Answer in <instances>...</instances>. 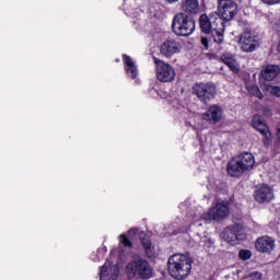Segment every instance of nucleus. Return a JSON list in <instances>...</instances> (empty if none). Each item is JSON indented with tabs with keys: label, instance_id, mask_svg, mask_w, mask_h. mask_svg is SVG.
<instances>
[{
	"label": "nucleus",
	"instance_id": "21",
	"mask_svg": "<svg viewBox=\"0 0 280 280\" xmlns=\"http://www.w3.org/2000/svg\"><path fill=\"white\" fill-rule=\"evenodd\" d=\"M280 73V68L279 66H267L265 69L261 71V75L264 80H267V82H271V80H275L277 75Z\"/></svg>",
	"mask_w": 280,
	"mask_h": 280
},
{
	"label": "nucleus",
	"instance_id": "10",
	"mask_svg": "<svg viewBox=\"0 0 280 280\" xmlns=\"http://www.w3.org/2000/svg\"><path fill=\"white\" fill-rule=\"evenodd\" d=\"M254 197L256 202L264 205L266 202H271L275 199V191L270 186L262 184L256 188Z\"/></svg>",
	"mask_w": 280,
	"mask_h": 280
},
{
	"label": "nucleus",
	"instance_id": "17",
	"mask_svg": "<svg viewBox=\"0 0 280 280\" xmlns=\"http://www.w3.org/2000/svg\"><path fill=\"white\" fill-rule=\"evenodd\" d=\"M244 172L246 171L242 167V164L238 162L237 158L232 159L228 163V174H230L232 177L240 178Z\"/></svg>",
	"mask_w": 280,
	"mask_h": 280
},
{
	"label": "nucleus",
	"instance_id": "25",
	"mask_svg": "<svg viewBox=\"0 0 280 280\" xmlns=\"http://www.w3.org/2000/svg\"><path fill=\"white\" fill-rule=\"evenodd\" d=\"M238 257L243 261H248V259H250V257H253V252H250L249 249H241L238 252Z\"/></svg>",
	"mask_w": 280,
	"mask_h": 280
},
{
	"label": "nucleus",
	"instance_id": "28",
	"mask_svg": "<svg viewBox=\"0 0 280 280\" xmlns=\"http://www.w3.org/2000/svg\"><path fill=\"white\" fill-rule=\"evenodd\" d=\"M119 242L120 244H122L124 246H126L127 248H132V242H130V240H128V237L126 236V234H121L119 236Z\"/></svg>",
	"mask_w": 280,
	"mask_h": 280
},
{
	"label": "nucleus",
	"instance_id": "12",
	"mask_svg": "<svg viewBox=\"0 0 280 280\" xmlns=\"http://www.w3.org/2000/svg\"><path fill=\"white\" fill-rule=\"evenodd\" d=\"M100 275L101 280H116L119 277V267L107 261L101 268Z\"/></svg>",
	"mask_w": 280,
	"mask_h": 280
},
{
	"label": "nucleus",
	"instance_id": "3",
	"mask_svg": "<svg viewBox=\"0 0 280 280\" xmlns=\"http://www.w3.org/2000/svg\"><path fill=\"white\" fill-rule=\"evenodd\" d=\"M127 272L139 279H152L154 270L148 260L137 257L127 265Z\"/></svg>",
	"mask_w": 280,
	"mask_h": 280
},
{
	"label": "nucleus",
	"instance_id": "7",
	"mask_svg": "<svg viewBox=\"0 0 280 280\" xmlns=\"http://www.w3.org/2000/svg\"><path fill=\"white\" fill-rule=\"evenodd\" d=\"M238 45L245 54H253V51L259 47V39L257 38V35H254L250 28H245L240 35Z\"/></svg>",
	"mask_w": 280,
	"mask_h": 280
},
{
	"label": "nucleus",
	"instance_id": "4",
	"mask_svg": "<svg viewBox=\"0 0 280 280\" xmlns=\"http://www.w3.org/2000/svg\"><path fill=\"white\" fill-rule=\"evenodd\" d=\"M192 95H196L202 104H209L218 95V86L213 82H200L192 86Z\"/></svg>",
	"mask_w": 280,
	"mask_h": 280
},
{
	"label": "nucleus",
	"instance_id": "24",
	"mask_svg": "<svg viewBox=\"0 0 280 280\" xmlns=\"http://www.w3.org/2000/svg\"><path fill=\"white\" fill-rule=\"evenodd\" d=\"M211 34L213 36L214 43L218 45H222V43H224V32L212 31Z\"/></svg>",
	"mask_w": 280,
	"mask_h": 280
},
{
	"label": "nucleus",
	"instance_id": "18",
	"mask_svg": "<svg viewBox=\"0 0 280 280\" xmlns=\"http://www.w3.org/2000/svg\"><path fill=\"white\" fill-rule=\"evenodd\" d=\"M236 160L240 162L242 168L245 172L253 170V167L255 166V156H253L252 153L245 152L243 154H240Z\"/></svg>",
	"mask_w": 280,
	"mask_h": 280
},
{
	"label": "nucleus",
	"instance_id": "23",
	"mask_svg": "<svg viewBox=\"0 0 280 280\" xmlns=\"http://www.w3.org/2000/svg\"><path fill=\"white\" fill-rule=\"evenodd\" d=\"M220 60L226 65L233 73H237L240 69L237 68V62L235 61V58H233V55L225 52L221 55Z\"/></svg>",
	"mask_w": 280,
	"mask_h": 280
},
{
	"label": "nucleus",
	"instance_id": "6",
	"mask_svg": "<svg viewBox=\"0 0 280 280\" xmlns=\"http://www.w3.org/2000/svg\"><path fill=\"white\" fill-rule=\"evenodd\" d=\"M226 215H229V202L218 201L214 207L210 208L207 213L201 215V220H205V222H211L212 220L220 222V220H224Z\"/></svg>",
	"mask_w": 280,
	"mask_h": 280
},
{
	"label": "nucleus",
	"instance_id": "9",
	"mask_svg": "<svg viewBox=\"0 0 280 280\" xmlns=\"http://www.w3.org/2000/svg\"><path fill=\"white\" fill-rule=\"evenodd\" d=\"M156 65V78L160 82H172L176 78V71L174 68L163 62L162 60L155 59Z\"/></svg>",
	"mask_w": 280,
	"mask_h": 280
},
{
	"label": "nucleus",
	"instance_id": "27",
	"mask_svg": "<svg viewBox=\"0 0 280 280\" xmlns=\"http://www.w3.org/2000/svg\"><path fill=\"white\" fill-rule=\"evenodd\" d=\"M249 93H250V95H254V97H258V100L264 98V94H261V91L259 90V88L257 85H252L249 88Z\"/></svg>",
	"mask_w": 280,
	"mask_h": 280
},
{
	"label": "nucleus",
	"instance_id": "32",
	"mask_svg": "<svg viewBox=\"0 0 280 280\" xmlns=\"http://www.w3.org/2000/svg\"><path fill=\"white\" fill-rule=\"evenodd\" d=\"M137 233H139V230L135 228L128 231L129 236L137 235Z\"/></svg>",
	"mask_w": 280,
	"mask_h": 280
},
{
	"label": "nucleus",
	"instance_id": "13",
	"mask_svg": "<svg viewBox=\"0 0 280 280\" xmlns=\"http://www.w3.org/2000/svg\"><path fill=\"white\" fill-rule=\"evenodd\" d=\"M255 246L258 253H272V250H275V238L270 236H260L257 238Z\"/></svg>",
	"mask_w": 280,
	"mask_h": 280
},
{
	"label": "nucleus",
	"instance_id": "11",
	"mask_svg": "<svg viewBox=\"0 0 280 280\" xmlns=\"http://www.w3.org/2000/svg\"><path fill=\"white\" fill-rule=\"evenodd\" d=\"M252 126L265 137L266 140H264V143H268L272 139V133H270V130L268 129V125L261 119V116L255 115L252 120Z\"/></svg>",
	"mask_w": 280,
	"mask_h": 280
},
{
	"label": "nucleus",
	"instance_id": "2",
	"mask_svg": "<svg viewBox=\"0 0 280 280\" xmlns=\"http://www.w3.org/2000/svg\"><path fill=\"white\" fill-rule=\"evenodd\" d=\"M172 30L177 36H191L196 30V22L185 13H177L173 18Z\"/></svg>",
	"mask_w": 280,
	"mask_h": 280
},
{
	"label": "nucleus",
	"instance_id": "8",
	"mask_svg": "<svg viewBox=\"0 0 280 280\" xmlns=\"http://www.w3.org/2000/svg\"><path fill=\"white\" fill-rule=\"evenodd\" d=\"M217 13L225 21V23H229V21H233L237 14V3L233 0H220Z\"/></svg>",
	"mask_w": 280,
	"mask_h": 280
},
{
	"label": "nucleus",
	"instance_id": "30",
	"mask_svg": "<svg viewBox=\"0 0 280 280\" xmlns=\"http://www.w3.org/2000/svg\"><path fill=\"white\" fill-rule=\"evenodd\" d=\"M266 5H279L280 0H261Z\"/></svg>",
	"mask_w": 280,
	"mask_h": 280
},
{
	"label": "nucleus",
	"instance_id": "1",
	"mask_svg": "<svg viewBox=\"0 0 280 280\" xmlns=\"http://www.w3.org/2000/svg\"><path fill=\"white\" fill-rule=\"evenodd\" d=\"M191 258L184 254H174L168 258L167 269L173 279L185 280L191 275Z\"/></svg>",
	"mask_w": 280,
	"mask_h": 280
},
{
	"label": "nucleus",
	"instance_id": "33",
	"mask_svg": "<svg viewBox=\"0 0 280 280\" xmlns=\"http://www.w3.org/2000/svg\"><path fill=\"white\" fill-rule=\"evenodd\" d=\"M253 275H254V277H257L258 279H261V273H259V272H254Z\"/></svg>",
	"mask_w": 280,
	"mask_h": 280
},
{
	"label": "nucleus",
	"instance_id": "20",
	"mask_svg": "<svg viewBox=\"0 0 280 280\" xmlns=\"http://www.w3.org/2000/svg\"><path fill=\"white\" fill-rule=\"evenodd\" d=\"M210 21L212 24V32H224V22L218 12L210 13Z\"/></svg>",
	"mask_w": 280,
	"mask_h": 280
},
{
	"label": "nucleus",
	"instance_id": "14",
	"mask_svg": "<svg viewBox=\"0 0 280 280\" xmlns=\"http://www.w3.org/2000/svg\"><path fill=\"white\" fill-rule=\"evenodd\" d=\"M160 51L162 56H165L166 58H171V56H174V54H178V51H180V43L174 39L165 40L161 45Z\"/></svg>",
	"mask_w": 280,
	"mask_h": 280
},
{
	"label": "nucleus",
	"instance_id": "5",
	"mask_svg": "<svg viewBox=\"0 0 280 280\" xmlns=\"http://www.w3.org/2000/svg\"><path fill=\"white\" fill-rule=\"evenodd\" d=\"M221 237L228 244H237V242L246 240V231L242 224L230 225L222 231Z\"/></svg>",
	"mask_w": 280,
	"mask_h": 280
},
{
	"label": "nucleus",
	"instance_id": "26",
	"mask_svg": "<svg viewBox=\"0 0 280 280\" xmlns=\"http://www.w3.org/2000/svg\"><path fill=\"white\" fill-rule=\"evenodd\" d=\"M142 246L148 257H152V243L149 240H142Z\"/></svg>",
	"mask_w": 280,
	"mask_h": 280
},
{
	"label": "nucleus",
	"instance_id": "22",
	"mask_svg": "<svg viewBox=\"0 0 280 280\" xmlns=\"http://www.w3.org/2000/svg\"><path fill=\"white\" fill-rule=\"evenodd\" d=\"M199 25L203 34H211V32H213V26L211 24V13L209 16L207 14H201L199 18Z\"/></svg>",
	"mask_w": 280,
	"mask_h": 280
},
{
	"label": "nucleus",
	"instance_id": "31",
	"mask_svg": "<svg viewBox=\"0 0 280 280\" xmlns=\"http://www.w3.org/2000/svg\"><path fill=\"white\" fill-rule=\"evenodd\" d=\"M201 45H203L205 49H209V39L207 37H202Z\"/></svg>",
	"mask_w": 280,
	"mask_h": 280
},
{
	"label": "nucleus",
	"instance_id": "29",
	"mask_svg": "<svg viewBox=\"0 0 280 280\" xmlns=\"http://www.w3.org/2000/svg\"><path fill=\"white\" fill-rule=\"evenodd\" d=\"M267 91H269L271 95H275L276 97H280V86L268 85Z\"/></svg>",
	"mask_w": 280,
	"mask_h": 280
},
{
	"label": "nucleus",
	"instance_id": "15",
	"mask_svg": "<svg viewBox=\"0 0 280 280\" xmlns=\"http://www.w3.org/2000/svg\"><path fill=\"white\" fill-rule=\"evenodd\" d=\"M182 11L186 16H195V14L200 12V3L198 0H183Z\"/></svg>",
	"mask_w": 280,
	"mask_h": 280
},
{
	"label": "nucleus",
	"instance_id": "16",
	"mask_svg": "<svg viewBox=\"0 0 280 280\" xmlns=\"http://www.w3.org/2000/svg\"><path fill=\"white\" fill-rule=\"evenodd\" d=\"M206 121H212L213 124H218L222 119V108L218 105H213L202 115Z\"/></svg>",
	"mask_w": 280,
	"mask_h": 280
},
{
	"label": "nucleus",
	"instance_id": "19",
	"mask_svg": "<svg viewBox=\"0 0 280 280\" xmlns=\"http://www.w3.org/2000/svg\"><path fill=\"white\" fill-rule=\"evenodd\" d=\"M122 60L127 75L135 80L137 78V65H135V61L128 55H122Z\"/></svg>",
	"mask_w": 280,
	"mask_h": 280
}]
</instances>
